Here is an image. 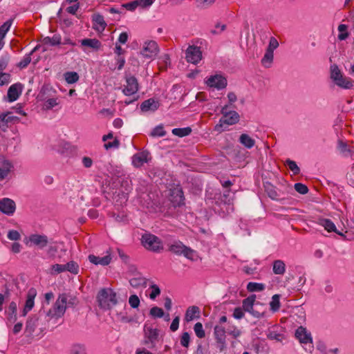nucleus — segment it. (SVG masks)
Segmentation results:
<instances>
[{
  "label": "nucleus",
  "mask_w": 354,
  "mask_h": 354,
  "mask_svg": "<svg viewBox=\"0 0 354 354\" xmlns=\"http://www.w3.org/2000/svg\"><path fill=\"white\" fill-rule=\"evenodd\" d=\"M66 295H59L55 304L46 313L44 310H39L37 314L28 319L26 332L28 335H32L37 328L41 333L46 330L49 327L50 321H55L64 315L66 309Z\"/></svg>",
  "instance_id": "1"
},
{
  "label": "nucleus",
  "mask_w": 354,
  "mask_h": 354,
  "mask_svg": "<svg viewBox=\"0 0 354 354\" xmlns=\"http://www.w3.org/2000/svg\"><path fill=\"white\" fill-rule=\"evenodd\" d=\"M97 301L100 308L109 310L117 304L116 294L111 288H102L97 293Z\"/></svg>",
  "instance_id": "2"
},
{
  "label": "nucleus",
  "mask_w": 354,
  "mask_h": 354,
  "mask_svg": "<svg viewBox=\"0 0 354 354\" xmlns=\"http://www.w3.org/2000/svg\"><path fill=\"white\" fill-rule=\"evenodd\" d=\"M141 243L147 250L153 252L158 253L163 250V243L161 239L151 233L142 234Z\"/></svg>",
  "instance_id": "3"
},
{
  "label": "nucleus",
  "mask_w": 354,
  "mask_h": 354,
  "mask_svg": "<svg viewBox=\"0 0 354 354\" xmlns=\"http://www.w3.org/2000/svg\"><path fill=\"white\" fill-rule=\"evenodd\" d=\"M223 116L219 120V124H216L214 130L221 131L223 124L232 125L236 124L239 121V115L235 111H228V106L226 105L221 109Z\"/></svg>",
  "instance_id": "4"
},
{
  "label": "nucleus",
  "mask_w": 354,
  "mask_h": 354,
  "mask_svg": "<svg viewBox=\"0 0 354 354\" xmlns=\"http://www.w3.org/2000/svg\"><path fill=\"white\" fill-rule=\"evenodd\" d=\"M168 250L176 255H183L187 259L194 261L196 252L192 248L184 245L181 241H174L169 245Z\"/></svg>",
  "instance_id": "5"
},
{
  "label": "nucleus",
  "mask_w": 354,
  "mask_h": 354,
  "mask_svg": "<svg viewBox=\"0 0 354 354\" xmlns=\"http://www.w3.org/2000/svg\"><path fill=\"white\" fill-rule=\"evenodd\" d=\"M225 333L226 330L224 327L220 325H216L214 327L215 346L220 352H223L227 347Z\"/></svg>",
  "instance_id": "6"
},
{
  "label": "nucleus",
  "mask_w": 354,
  "mask_h": 354,
  "mask_svg": "<svg viewBox=\"0 0 354 354\" xmlns=\"http://www.w3.org/2000/svg\"><path fill=\"white\" fill-rule=\"evenodd\" d=\"M158 52L159 47L156 41L147 40L142 44L140 50V55L145 58L151 59L156 57Z\"/></svg>",
  "instance_id": "7"
},
{
  "label": "nucleus",
  "mask_w": 354,
  "mask_h": 354,
  "mask_svg": "<svg viewBox=\"0 0 354 354\" xmlns=\"http://www.w3.org/2000/svg\"><path fill=\"white\" fill-rule=\"evenodd\" d=\"M159 332L158 329L145 325L144 327L145 344H150V347H154L159 340Z\"/></svg>",
  "instance_id": "8"
},
{
  "label": "nucleus",
  "mask_w": 354,
  "mask_h": 354,
  "mask_svg": "<svg viewBox=\"0 0 354 354\" xmlns=\"http://www.w3.org/2000/svg\"><path fill=\"white\" fill-rule=\"evenodd\" d=\"M186 60L192 64H196L202 59V52L199 47L189 46L186 50Z\"/></svg>",
  "instance_id": "9"
},
{
  "label": "nucleus",
  "mask_w": 354,
  "mask_h": 354,
  "mask_svg": "<svg viewBox=\"0 0 354 354\" xmlns=\"http://www.w3.org/2000/svg\"><path fill=\"white\" fill-rule=\"evenodd\" d=\"M169 200L174 207H180L185 204V197L181 188L176 187L171 190Z\"/></svg>",
  "instance_id": "10"
},
{
  "label": "nucleus",
  "mask_w": 354,
  "mask_h": 354,
  "mask_svg": "<svg viewBox=\"0 0 354 354\" xmlns=\"http://www.w3.org/2000/svg\"><path fill=\"white\" fill-rule=\"evenodd\" d=\"M209 87H214L218 90L223 89L227 86V80L221 75L210 76L206 81Z\"/></svg>",
  "instance_id": "11"
},
{
  "label": "nucleus",
  "mask_w": 354,
  "mask_h": 354,
  "mask_svg": "<svg viewBox=\"0 0 354 354\" xmlns=\"http://www.w3.org/2000/svg\"><path fill=\"white\" fill-rule=\"evenodd\" d=\"M29 241L31 244L43 249L48 245L49 243L48 236L44 234H33L29 236Z\"/></svg>",
  "instance_id": "12"
},
{
  "label": "nucleus",
  "mask_w": 354,
  "mask_h": 354,
  "mask_svg": "<svg viewBox=\"0 0 354 354\" xmlns=\"http://www.w3.org/2000/svg\"><path fill=\"white\" fill-rule=\"evenodd\" d=\"M19 118L12 115L11 112L0 114V128L5 130L11 124L19 122Z\"/></svg>",
  "instance_id": "13"
},
{
  "label": "nucleus",
  "mask_w": 354,
  "mask_h": 354,
  "mask_svg": "<svg viewBox=\"0 0 354 354\" xmlns=\"http://www.w3.org/2000/svg\"><path fill=\"white\" fill-rule=\"evenodd\" d=\"M16 209V205L13 200L4 198L0 201V211L7 215H12Z\"/></svg>",
  "instance_id": "14"
},
{
  "label": "nucleus",
  "mask_w": 354,
  "mask_h": 354,
  "mask_svg": "<svg viewBox=\"0 0 354 354\" xmlns=\"http://www.w3.org/2000/svg\"><path fill=\"white\" fill-rule=\"evenodd\" d=\"M23 85L21 83H16L10 86L8 91V98L9 102H14L18 99L22 93Z\"/></svg>",
  "instance_id": "15"
},
{
  "label": "nucleus",
  "mask_w": 354,
  "mask_h": 354,
  "mask_svg": "<svg viewBox=\"0 0 354 354\" xmlns=\"http://www.w3.org/2000/svg\"><path fill=\"white\" fill-rule=\"evenodd\" d=\"M160 106V102L158 100H155L154 98H149L147 100H145L140 104V110L142 112L145 113L148 111H155Z\"/></svg>",
  "instance_id": "16"
},
{
  "label": "nucleus",
  "mask_w": 354,
  "mask_h": 354,
  "mask_svg": "<svg viewBox=\"0 0 354 354\" xmlns=\"http://www.w3.org/2000/svg\"><path fill=\"white\" fill-rule=\"evenodd\" d=\"M12 167L13 165L10 161L4 157L0 158V180H3L8 176Z\"/></svg>",
  "instance_id": "17"
},
{
  "label": "nucleus",
  "mask_w": 354,
  "mask_h": 354,
  "mask_svg": "<svg viewBox=\"0 0 354 354\" xmlns=\"http://www.w3.org/2000/svg\"><path fill=\"white\" fill-rule=\"evenodd\" d=\"M17 305L16 302L11 301L5 310V314L7 317V319L10 323H14L17 321Z\"/></svg>",
  "instance_id": "18"
},
{
  "label": "nucleus",
  "mask_w": 354,
  "mask_h": 354,
  "mask_svg": "<svg viewBox=\"0 0 354 354\" xmlns=\"http://www.w3.org/2000/svg\"><path fill=\"white\" fill-rule=\"evenodd\" d=\"M295 336L302 344L312 342V337L310 333H308L306 329L302 326L299 327L295 332Z\"/></svg>",
  "instance_id": "19"
},
{
  "label": "nucleus",
  "mask_w": 354,
  "mask_h": 354,
  "mask_svg": "<svg viewBox=\"0 0 354 354\" xmlns=\"http://www.w3.org/2000/svg\"><path fill=\"white\" fill-rule=\"evenodd\" d=\"M88 258L91 263L95 265H101L103 266L109 265L111 261V257L110 254H107L102 257H97L94 254H90Z\"/></svg>",
  "instance_id": "20"
},
{
  "label": "nucleus",
  "mask_w": 354,
  "mask_h": 354,
  "mask_svg": "<svg viewBox=\"0 0 354 354\" xmlns=\"http://www.w3.org/2000/svg\"><path fill=\"white\" fill-rule=\"evenodd\" d=\"M151 158L149 153L147 151H140L134 154V167H139L147 162Z\"/></svg>",
  "instance_id": "21"
},
{
  "label": "nucleus",
  "mask_w": 354,
  "mask_h": 354,
  "mask_svg": "<svg viewBox=\"0 0 354 354\" xmlns=\"http://www.w3.org/2000/svg\"><path fill=\"white\" fill-rule=\"evenodd\" d=\"M93 28L97 31H103L106 26L104 17L101 15H94L93 16Z\"/></svg>",
  "instance_id": "22"
},
{
  "label": "nucleus",
  "mask_w": 354,
  "mask_h": 354,
  "mask_svg": "<svg viewBox=\"0 0 354 354\" xmlns=\"http://www.w3.org/2000/svg\"><path fill=\"white\" fill-rule=\"evenodd\" d=\"M81 45L96 51L98 50L102 46L101 42L97 39H84L81 40Z\"/></svg>",
  "instance_id": "23"
},
{
  "label": "nucleus",
  "mask_w": 354,
  "mask_h": 354,
  "mask_svg": "<svg viewBox=\"0 0 354 354\" xmlns=\"http://www.w3.org/2000/svg\"><path fill=\"white\" fill-rule=\"evenodd\" d=\"M319 224L324 227L326 230L328 232H336L337 234L344 236V234L339 232H338L336 229V227L334 224V223L328 218H322L319 220Z\"/></svg>",
  "instance_id": "24"
},
{
  "label": "nucleus",
  "mask_w": 354,
  "mask_h": 354,
  "mask_svg": "<svg viewBox=\"0 0 354 354\" xmlns=\"http://www.w3.org/2000/svg\"><path fill=\"white\" fill-rule=\"evenodd\" d=\"M256 298L257 297L255 295H252L244 299L242 302V307L243 310L248 313L252 310L255 304Z\"/></svg>",
  "instance_id": "25"
},
{
  "label": "nucleus",
  "mask_w": 354,
  "mask_h": 354,
  "mask_svg": "<svg viewBox=\"0 0 354 354\" xmlns=\"http://www.w3.org/2000/svg\"><path fill=\"white\" fill-rule=\"evenodd\" d=\"M200 314V309L198 306L189 307L185 313V319L187 322L193 320L196 317H198Z\"/></svg>",
  "instance_id": "26"
},
{
  "label": "nucleus",
  "mask_w": 354,
  "mask_h": 354,
  "mask_svg": "<svg viewBox=\"0 0 354 354\" xmlns=\"http://www.w3.org/2000/svg\"><path fill=\"white\" fill-rule=\"evenodd\" d=\"M272 271L275 274L282 275L286 272V265L282 260H275L272 264Z\"/></svg>",
  "instance_id": "27"
},
{
  "label": "nucleus",
  "mask_w": 354,
  "mask_h": 354,
  "mask_svg": "<svg viewBox=\"0 0 354 354\" xmlns=\"http://www.w3.org/2000/svg\"><path fill=\"white\" fill-rule=\"evenodd\" d=\"M62 37L59 34L54 35L52 37H46L42 42L44 45L57 46L61 44Z\"/></svg>",
  "instance_id": "28"
},
{
  "label": "nucleus",
  "mask_w": 354,
  "mask_h": 354,
  "mask_svg": "<svg viewBox=\"0 0 354 354\" xmlns=\"http://www.w3.org/2000/svg\"><path fill=\"white\" fill-rule=\"evenodd\" d=\"M239 142L248 149H251L255 145V140L246 133L240 136Z\"/></svg>",
  "instance_id": "29"
},
{
  "label": "nucleus",
  "mask_w": 354,
  "mask_h": 354,
  "mask_svg": "<svg viewBox=\"0 0 354 354\" xmlns=\"http://www.w3.org/2000/svg\"><path fill=\"white\" fill-rule=\"evenodd\" d=\"M36 296V291L33 289L29 290L24 307L27 310H31L34 306V299Z\"/></svg>",
  "instance_id": "30"
},
{
  "label": "nucleus",
  "mask_w": 354,
  "mask_h": 354,
  "mask_svg": "<svg viewBox=\"0 0 354 354\" xmlns=\"http://www.w3.org/2000/svg\"><path fill=\"white\" fill-rule=\"evenodd\" d=\"M270 310L273 313L279 311L281 307L280 303V295H274L272 297V300L270 302Z\"/></svg>",
  "instance_id": "31"
},
{
  "label": "nucleus",
  "mask_w": 354,
  "mask_h": 354,
  "mask_svg": "<svg viewBox=\"0 0 354 354\" xmlns=\"http://www.w3.org/2000/svg\"><path fill=\"white\" fill-rule=\"evenodd\" d=\"M274 53L266 51V53L261 59V64L266 68H270L273 62Z\"/></svg>",
  "instance_id": "32"
},
{
  "label": "nucleus",
  "mask_w": 354,
  "mask_h": 354,
  "mask_svg": "<svg viewBox=\"0 0 354 354\" xmlns=\"http://www.w3.org/2000/svg\"><path fill=\"white\" fill-rule=\"evenodd\" d=\"M191 127L175 128L172 129V133L180 138L189 136L192 133Z\"/></svg>",
  "instance_id": "33"
},
{
  "label": "nucleus",
  "mask_w": 354,
  "mask_h": 354,
  "mask_svg": "<svg viewBox=\"0 0 354 354\" xmlns=\"http://www.w3.org/2000/svg\"><path fill=\"white\" fill-rule=\"evenodd\" d=\"M338 86L349 89L353 87V83L349 78L342 76L336 82H335Z\"/></svg>",
  "instance_id": "34"
},
{
  "label": "nucleus",
  "mask_w": 354,
  "mask_h": 354,
  "mask_svg": "<svg viewBox=\"0 0 354 354\" xmlns=\"http://www.w3.org/2000/svg\"><path fill=\"white\" fill-rule=\"evenodd\" d=\"M264 289L265 285L263 283L249 282L247 285V290L249 292H259L263 291Z\"/></svg>",
  "instance_id": "35"
},
{
  "label": "nucleus",
  "mask_w": 354,
  "mask_h": 354,
  "mask_svg": "<svg viewBox=\"0 0 354 354\" xmlns=\"http://www.w3.org/2000/svg\"><path fill=\"white\" fill-rule=\"evenodd\" d=\"M12 19H8L0 26V39H4L7 32L9 30L12 24Z\"/></svg>",
  "instance_id": "36"
},
{
  "label": "nucleus",
  "mask_w": 354,
  "mask_h": 354,
  "mask_svg": "<svg viewBox=\"0 0 354 354\" xmlns=\"http://www.w3.org/2000/svg\"><path fill=\"white\" fill-rule=\"evenodd\" d=\"M342 74L340 71V70L338 68L337 66L334 64L331 66L330 67V77L334 81V82H336L340 77H342Z\"/></svg>",
  "instance_id": "37"
},
{
  "label": "nucleus",
  "mask_w": 354,
  "mask_h": 354,
  "mask_svg": "<svg viewBox=\"0 0 354 354\" xmlns=\"http://www.w3.org/2000/svg\"><path fill=\"white\" fill-rule=\"evenodd\" d=\"M147 283L146 279L142 277L141 274L134 270V287L145 286Z\"/></svg>",
  "instance_id": "38"
},
{
  "label": "nucleus",
  "mask_w": 354,
  "mask_h": 354,
  "mask_svg": "<svg viewBox=\"0 0 354 354\" xmlns=\"http://www.w3.org/2000/svg\"><path fill=\"white\" fill-rule=\"evenodd\" d=\"M64 77L68 84H73L79 80V75L76 72H66L64 73Z\"/></svg>",
  "instance_id": "39"
},
{
  "label": "nucleus",
  "mask_w": 354,
  "mask_h": 354,
  "mask_svg": "<svg viewBox=\"0 0 354 354\" xmlns=\"http://www.w3.org/2000/svg\"><path fill=\"white\" fill-rule=\"evenodd\" d=\"M69 354H86L85 346L80 344H73Z\"/></svg>",
  "instance_id": "40"
},
{
  "label": "nucleus",
  "mask_w": 354,
  "mask_h": 354,
  "mask_svg": "<svg viewBox=\"0 0 354 354\" xmlns=\"http://www.w3.org/2000/svg\"><path fill=\"white\" fill-rule=\"evenodd\" d=\"M66 266V271H68L72 274H77L79 272V265L77 263H76L74 261H71L66 264H65Z\"/></svg>",
  "instance_id": "41"
},
{
  "label": "nucleus",
  "mask_w": 354,
  "mask_h": 354,
  "mask_svg": "<svg viewBox=\"0 0 354 354\" xmlns=\"http://www.w3.org/2000/svg\"><path fill=\"white\" fill-rule=\"evenodd\" d=\"M266 191L270 198L273 200H278L279 195L277 193L276 188L272 185H268L266 187Z\"/></svg>",
  "instance_id": "42"
},
{
  "label": "nucleus",
  "mask_w": 354,
  "mask_h": 354,
  "mask_svg": "<svg viewBox=\"0 0 354 354\" xmlns=\"http://www.w3.org/2000/svg\"><path fill=\"white\" fill-rule=\"evenodd\" d=\"M153 3V0H134V9L137 7L147 8Z\"/></svg>",
  "instance_id": "43"
},
{
  "label": "nucleus",
  "mask_w": 354,
  "mask_h": 354,
  "mask_svg": "<svg viewBox=\"0 0 354 354\" xmlns=\"http://www.w3.org/2000/svg\"><path fill=\"white\" fill-rule=\"evenodd\" d=\"M194 330L196 335L200 338H204L205 337V333L203 327V324L201 322H197L194 326Z\"/></svg>",
  "instance_id": "44"
},
{
  "label": "nucleus",
  "mask_w": 354,
  "mask_h": 354,
  "mask_svg": "<svg viewBox=\"0 0 354 354\" xmlns=\"http://www.w3.org/2000/svg\"><path fill=\"white\" fill-rule=\"evenodd\" d=\"M149 315L154 318H161L164 316L165 313L162 308L154 306L150 309Z\"/></svg>",
  "instance_id": "45"
},
{
  "label": "nucleus",
  "mask_w": 354,
  "mask_h": 354,
  "mask_svg": "<svg viewBox=\"0 0 354 354\" xmlns=\"http://www.w3.org/2000/svg\"><path fill=\"white\" fill-rule=\"evenodd\" d=\"M286 164L288 166L289 169L293 172L295 175L299 174L300 169L295 161L288 159L286 161Z\"/></svg>",
  "instance_id": "46"
},
{
  "label": "nucleus",
  "mask_w": 354,
  "mask_h": 354,
  "mask_svg": "<svg viewBox=\"0 0 354 354\" xmlns=\"http://www.w3.org/2000/svg\"><path fill=\"white\" fill-rule=\"evenodd\" d=\"M338 149L345 156H348L351 153V150L348 148L347 144L342 140L338 142Z\"/></svg>",
  "instance_id": "47"
},
{
  "label": "nucleus",
  "mask_w": 354,
  "mask_h": 354,
  "mask_svg": "<svg viewBox=\"0 0 354 354\" xmlns=\"http://www.w3.org/2000/svg\"><path fill=\"white\" fill-rule=\"evenodd\" d=\"M10 61V55L8 54L3 55L0 58V73L6 68Z\"/></svg>",
  "instance_id": "48"
},
{
  "label": "nucleus",
  "mask_w": 354,
  "mask_h": 354,
  "mask_svg": "<svg viewBox=\"0 0 354 354\" xmlns=\"http://www.w3.org/2000/svg\"><path fill=\"white\" fill-rule=\"evenodd\" d=\"M190 335L187 332L182 333L180 337V344L182 346L187 348L189 345Z\"/></svg>",
  "instance_id": "49"
},
{
  "label": "nucleus",
  "mask_w": 354,
  "mask_h": 354,
  "mask_svg": "<svg viewBox=\"0 0 354 354\" xmlns=\"http://www.w3.org/2000/svg\"><path fill=\"white\" fill-rule=\"evenodd\" d=\"M165 134H166V132L164 130L163 127L161 125L157 126L156 127H155L151 133V136H158V137L164 136Z\"/></svg>",
  "instance_id": "50"
},
{
  "label": "nucleus",
  "mask_w": 354,
  "mask_h": 354,
  "mask_svg": "<svg viewBox=\"0 0 354 354\" xmlns=\"http://www.w3.org/2000/svg\"><path fill=\"white\" fill-rule=\"evenodd\" d=\"M278 46H279L278 41L277 40L276 38H274V37H272L270 39L269 45H268L266 50L269 51V52L274 53V50L275 49H277L278 48Z\"/></svg>",
  "instance_id": "51"
},
{
  "label": "nucleus",
  "mask_w": 354,
  "mask_h": 354,
  "mask_svg": "<svg viewBox=\"0 0 354 354\" xmlns=\"http://www.w3.org/2000/svg\"><path fill=\"white\" fill-rule=\"evenodd\" d=\"M10 75L7 73H0V86L8 84L10 82Z\"/></svg>",
  "instance_id": "52"
},
{
  "label": "nucleus",
  "mask_w": 354,
  "mask_h": 354,
  "mask_svg": "<svg viewBox=\"0 0 354 354\" xmlns=\"http://www.w3.org/2000/svg\"><path fill=\"white\" fill-rule=\"evenodd\" d=\"M225 28H226L225 24H221L220 23H217L215 25L214 28H213L210 30V32L212 35H218V34H221L223 31H224L225 30Z\"/></svg>",
  "instance_id": "53"
},
{
  "label": "nucleus",
  "mask_w": 354,
  "mask_h": 354,
  "mask_svg": "<svg viewBox=\"0 0 354 354\" xmlns=\"http://www.w3.org/2000/svg\"><path fill=\"white\" fill-rule=\"evenodd\" d=\"M31 62V55L30 54L26 55L17 64V66L20 68H24Z\"/></svg>",
  "instance_id": "54"
},
{
  "label": "nucleus",
  "mask_w": 354,
  "mask_h": 354,
  "mask_svg": "<svg viewBox=\"0 0 354 354\" xmlns=\"http://www.w3.org/2000/svg\"><path fill=\"white\" fill-rule=\"evenodd\" d=\"M295 189L299 194H305L308 193V188L304 184L297 183L295 184Z\"/></svg>",
  "instance_id": "55"
},
{
  "label": "nucleus",
  "mask_w": 354,
  "mask_h": 354,
  "mask_svg": "<svg viewBox=\"0 0 354 354\" xmlns=\"http://www.w3.org/2000/svg\"><path fill=\"white\" fill-rule=\"evenodd\" d=\"M150 288H151V292L149 295V297L151 299H155L158 295L160 294V288L156 285L152 284Z\"/></svg>",
  "instance_id": "56"
},
{
  "label": "nucleus",
  "mask_w": 354,
  "mask_h": 354,
  "mask_svg": "<svg viewBox=\"0 0 354 354\" xmlns=\"http://www.w3.org/2000/svg\"><path fill=\"white\" fill-rule=\"evenodd\" d=\"M51 270L53 271V273L54 274H59L61 272L66 271V266L65 264H54L51 267Z\"/></svg>",
  "instance_id": "57"
},
{
  "label": "nucleus",
  "mask_w": 354,
  "mask_h": 354,
  "mask_svg": "<svg viewBox=\"0 0 354 354\" xmlns=\"http://www.w3.org/2000/svg\"><path fill=\"white\" fill-rule=\"evenodd\" d=\"M57 104H58V102H57V99L49 98L45 101V102L44 104V106L45 107L46 109L49 110Z\"/></svg>",
  "instance_id": "58"
},
{
  "label": "nucleus",
  "mask_w": 354,
  "mask_h": 354,
  "mask_svg": "<svg viewBox=\"0 0 354 354\" xmlns=\"http://www.w3.org/2000/svg\"><path fill=\"white\" fill-rule=\"evenodd\" d=\"M226 333H227L230 335L232 336L234 338L239 337L241 334V330L234 326L230 327L226 331Z\"/></svg>",
  "instance_id": "59"
},
{
  "label": "nucleus",
  "mask_w": 354,
  "mask_h": 354,
  "mask_svg": "<svg viewBox=\"0 0 354 354\" xmlns=\"http://www.w3.org/2000/svg\"><path fill=\"white\" fill-rule=\"evenodd\" d=\"M8 238L12 241H18L21 238V235L17 230H10L8 233Z\"/></svg>",
  "instance_id": "60"
},
{
  "label": "nucleus",
  "mask_w": 354,
  "mask_h": 354,
  "mask_svg": "<svg viewBox=\"0 0 354 354\" xmlns=\"http://www.w3.org/2000/svg\"><path fill=\"white\" fill-rule=\"evenodd\" d=\"M119 140L117 138H114L113 141L104 143V147L108 150L112 148H118L119 147Z\"/></svg>",
  "instance_id": "61"
},
{
  "label": "nucleus",
  "mask_w": 354,
  "mask_h": 354,
  "mask_svg": "<svg viewBox=\"0 0 354 354\" xmlns=\"http://www.w3.org/2000/svg\"><path fill=\"white\" fill-rule=\"evenodd\" d=\"M131 81H133L132 78H129L127 80V82L128 86L123 89V93L126 95H131L133 94V87L131 86Z\"/></svg>",
  "instance_id": "62"
},
{
  "label": "nucleus",
  "mask_w": 354,
  "mask_h": 354,
  "mask_svg": "<svg viewBox=\"0 0 354 354\" xmlns=\"http://www.w3.org/2000/svg\"><path fill=\"white\" fill-rule=\"evenodd\" d=\"M233 317L237 319H242L244 317L243 309L240 307L235 308L233 313Z\"/></svg>",
  "instance_id": "63"
},
{
  "label": "nucleus",
  "mask_w": 354,
  "mask_h": 354,
  "mask_svg": "<svg viewBox=\"0 0 354 354\" xmlns=\"http://www.w3.org/2000/svg\"><path fill=\"white\" fill-rule=\"evenodd\" d=\"M216 0H196L198 6L207 8L212 5Z\"/></svg>",
  "instance_id": "64"
}]
</instances>
